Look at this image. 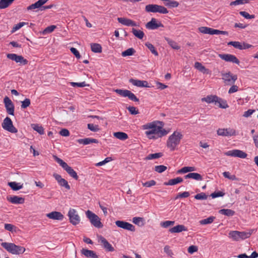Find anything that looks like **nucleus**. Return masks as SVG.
<instances>
[{
  "mask_svg": "<svg viewBox=\"0 0 258 258\" xmlns=\"http://www.w3.org/2000/svg\"><path fill=\"white\" fill-rule=\"evenodd\" d=\"M141 128L149 140H156L168 134V131L163 128V122L158 120L147 122L142 125Z\"/></svg>",
  "mask_w": 258,
  "mask_h": 258,
  "instance_id": "1",
  "label": "nucleus"
},
{
  "mask_svg": "<svg viewBox=\"0 0 258 258\" xmlns=\"http://www.w3.org/2000/svg\"><path fill=\"white\" fill-rule=\"evenodd\" d=\"M182 137L183 135L181 132L174 131L172 134L169 136L167 139L166 143L167 147L171 151L175 150L180 144Z\"/></svg>",
  "mask_w": 258,
  "mask_h": 258,
  "instance_id": "2",
  "label": "nucleus"
},
{
  "mask_svg": "<svg viewBox=\"0 0 258 258\" xmlns=\"http://www.w3.org/2000/svg\"><path fill=\"white\" fill-rule=\"evenodd\" d=\"M1 245L9 252L16 255H19L25 251V248L23 246L17 245L13 243L2 242Z\"/></svg>",
  "mask_w": 258,
  "mask_h": 258,
  "instance_id": "3",
  "label": "nucleus"
},
{
  "mask_svg": "<svg viewBox=\"0 0 258 258\" xmlns=\"http://www.w3.org/2000/svg\"><path fill=\"white\" fill-rule=\"evenodd\" d=\"M251 233L246 231H231L228 237L233 241H240L245 239L250 236Z\"/></svg>",
  "mask_w": 258,
  "mask_h": 258,
  "instance_id": "4",
  "label": "nucleus"
},
{
  "mask_svg": "<svg viewBox=\"0 0 258 258\" xmlns=\"http://www.w3.org/2000/svg\"><path fill=\"white\" fill-rule=\"evenodd\" d=\"M53 158L71 177L76 180L78 179L77 172L71 167L69 166L67 163L56 156H53Z\"/></svg>",
  "mask_w": 258,
  "mask_h": 258,
  "instance_id": "5",
  "label": "nucleus"
},
{
  "mask_svg": "<svg viewBox=\"0 0 258 258\" xmlns=\"http://www.w3.org/2000/svg\"><path fill=\"white\" fill-rule=\"evenodd\" d=\"M86 215L91 224L95 227L97 228L103 227V225L101 222V219L96 214L90 210H88L86 212Z\"/></svg>",
  "mask_w": 258,
  "mask_h": 258,
  "instance_id": "6",
  "label": "nucleus"
},
{
  "mask_svg": "<svg viewBox=\"0 0 258 258\" xmlns=\"http://www.w3.org/2000/svg\"><path fill=\"white\" fill-rule=\"evenodd\" d=\"M145 10L147 12L159 13L166 14L168 13L167 9L163 6L156 4H149L146 6Z\"/></svg>",
  "mask_w": 258,
  "mask_h": 258,
  "instance_id": "7",
  "label": "nucleus"
},
{
  "mask_svg": "<svg viewBox=\"0 0 258 258\" xmlns=\"http://www.w3.org/2000/svg\"><path fill=\"white\" fill-rule=\"evenodd\" d=\"M2 126L5 130L10 133H16L18 132L17 129L13 125L11 119L9 117H6L4 119Z\"/></svg>",
  "mask_w": 258,
  "mask_h": 258,
  "instance_id": "8",
  "label": "nucleus"
},
{
  "mask_svg": "<svg viewBox=\"0 0 258 258\" xmlns=\"http://www.w3.org/2000/svg\"><path fill=\"white\" fill-rule=\"evenodd\" d=\"M68 216L69 218L70 222L73 225H77L80 222L81 219L77 211L74 209H70Z\"/></svg>",
  "mask_w": 258,
  "mask_h": 258,
  "instance_id": "9",
  "label": "nucleus"
},
{
  "mask_svg": "<svg viewBox=\"0 0 258 258\" xmlns=\"http://www.w3.org/2000/svg\"><path fill=\"white\" fill-rule=\"evenodd\" d=\"M114 91L120 96L124 97H127L130 100L135 102L139 101V99L135 95L127 90L116 89Z\"/></svg>",
  "mask_w": 258,
  "mask_h": 258,
  "instance_id": "10",
  "label": "nucleus"
},
{
  "mask_svg": "<svg viewBox=\"0 0 258 258\" xmlns=\"http://www.w3.org/2000/svg\"><path fill=\"white\" fill-rule=\"evenodd\" d=\"M222 79L226 85H231L233 84L237 80L236 75H232L230 72L222 74Z\"/></svg>",
  "mask_w": 258,
  "mask_h": 258,
  "instance_id": "11",
  "label": "nucleus"
},
{
  "mask_svg": "<svg viewBox=\"0 0 258 258\" xmlns=\"http://www.w3.org/2000/svg\"><path fill=\"white\" fill-rule=\"evenodd\" d=\"M217 134L218 136L223 137H231L236 135L235 130L232 128H220L217 130Z\"/></svg>",
  "mask_w": 258,
  "mask_h": 258,
  "instance_id": "12",
  "label": "nucleus"
},
{
  "mask_svg": "<svg viewBox=\"0 0 258 258\" xmlns=\"http://www.w3.org/2000/svg\"><path fill=\"white\" fill-rule=\"evenodd\" d=\"M224 155L228 156L238 157L242 159L245 158L247 157V154L246 153L237 149L228 151L225 152Z\"/></svg>",
  "mask_w": 258,
  "mask_h": 258,
  "instance_id": "13",
  "label": "nucleus"
},
{
  "mask_svg": "<svg viewBox=\"0 0 258 258\" xmlns=\"http://www.w3.org/2000/svg\"><path fill=\"white\" fill-rule=\"evenodd\" d=\"M4 103L7 112L10 115H14L15 107L11 100L8 97L6 96L4 99Z\"/></svg>",
  "mask_w": 258,
  "mask_h": 258,
  "instance_id": "14",
  "label": "nucleus"
},
{
  "mask_svg": "<svg viewBox=\"0 0 258 258\" xmlns=\"http://www.w3.org/2000/svg\"><path fill=\"white\" fill-rule=\"evenodd\" d=\"M115 223L118 227L132 232H134L136 230L135 227L133 224L127 222L117 220Z\"/></svg>",
  "mask_w": 258,
  "mask_h": 258,
  "instance_id": "15",
  "label": "nucleus"
},
{
  "mask_svg": "<svg viewBox=\"0 0 258 258\" xmlns=\"http://www.w3.org/2000/svg\"><path fill=\"white\" fill-rule=\"evenodd\" d=\"M228 44L240 50L246 49L253 47L252 45L246 43L245 42H240L239 41H230L228 43Z\"/></svg>",
  "mask_w": 258,
  "mask_h": 258,
  "instance_id": "16",
  "label": "nucleus"
},
{
  "mask_svg": "<svg viewBox=\"0 0 258 258\" xmlns=\"http://www.w3.org/2000/svg\"><path fill=\"white\" fill-rule=\"evenodd\" d=\"M219 56L220 58L227 62H231L239 64L240 63L239 60L234 55L231 54H220Z\"/></svg>",
  "mask_w": 258,
  "mask_h": 258,
  "instance_id": "17",
  "label": "nucleus"
},
{
  "mask_svg": "<svg viewBox=\"0 0 258 258\" xmlns=\"http://www.w3.org/2000/svg\"><path fill=\"white\" fill-rule=\"evenodd\" d=\"M146 26L147 28L151 30H155L159 27H164L160 22H159L155 18H152L151 20L147 23Z\"/></svg>",
  "mask_w": 258,
  "mask_h": 258,
  "instance_id": "18",
  "label": "nucleus"
},
{
  "mask_svg": "<svg viewBox=\"0 0 258 258\" xmlns=\"http://www.w3.org/2000/svg\"><path fill=\"white\" fill-rule=\"evenodd\" d=\"M7 57L11 60L15 61L16 62H20L23 64L27 63L28 61L21 55H18L14 53L7 54Z\"/></svg>",
  "mask_w": 258,
  "mask_h": 258,
  "instance_id": "19",
  "label": "nucleus"
},
{
  "mask_svg": "<svg viewBox=\"0 0 258 258\" xmlns=\"http://www.w3.org/2000/svg\"><path fill=\"white\" fill-rule=\"evenodd\" d=\"M98 242L101 243L103 245L104 248L107 250L109 251H114V248L112 246V245L107 241V240L103 237L102 236H99L98 237Z\"/></svg>",
  "mask_w": 258,
  "mask_h": 258,
  "instance_id": "20",
  "label": "nucleus"
},
{
  "mask_svg": "<svg viewBox=\"0 0 258 258\" xmlns=\"http://www.w3.org/2000/svg\"><path fill=\"white\" fill-rule=\"evenodd\" d=\"M49 219L55 220H62L63 219V215L59 212L53 211L46 215Z\"/></svg>",
  "mask_w": 258,
  "mask_h": 258,
  "instance_id": "21",
  "label": "nucleus"
},
{
  "mask_svg": "<svg viewBox=\"0 0 258 258\" xmlns=\"http://www.w3.org/2000/svg\"><path fill=\"white\" fill-rule=\"evenodd\" d=\"M130 82L133 85L139 87H150L149 84L146 81H141L139 80H136L134 79H131Z\"/></svg>",
  "mask_w": 258,
  "mask_h": 258,
  "instance_id": "22",
  "label": "nucleus"
},
{
  "mask_svg": "<svg viewBox=\"0 0 258 258\" xmlns=\"http://www.w3.org/2000/svg\"><path fill=\"white\" fill-rule=\"evenodd\" d=\"M117 21L121 24L127 26H136L137 25L134 21L125 18H118Z\"/></svg>",
  "mask_w": 258,
  "mask_h": 258,
  "instance_id": "23",
  "label": "nucleus"
},
{
  "mask_svg": "<svg viewBox=\"0 0 258 258\" xmlns=\"http://www.w3.org/2000/svg\"><path fill=\"white\" fill-rule=\"evenodd\" d=\"M48 0H39L35 3L33 4L27 8V10H32L35 9L41 8L44 4H45Z\"/></svg>",
  "mask_w": 258,
  "mask_h": 258,
  "instance_id": "24",
  "label": "nucleus"
},
{
  "mask_svg": "<svg viewBox=\"0 0 258 258\" xmlns=\"http://www.w3.org/2000/svg\"><path fill=\"white\" fill-rule=\"evenodd\" d=\"M187 228L183 225H178L175 226L169 230V231L171 233H179L182 231H186Z\"/></svg>",
  "mask_w": 258,
  "mask_h": 258,
  "instance_id": "25",
  "label": "nucleus"
},
{
  "mask_svg": "<svg viewBox=\"0 0 258 258\" xmlns=\"http://www.w3.org/2000/svg\"><path fill=\"white\" fill-rule=\"evenodd\" d=\"M77 141L78 143L84 145H88L91 143H98V141L97 140L89 138L78 139L77 140Z\"/></svg>",
  "mask_w": 258,
  "mask_h": 258,
  "instance_id": "26",
  "label": "nucleus"
},
{
  "mask_svg": "<svg viewBox=\"0 0 258 258\" xmlns=\"http://www.w3.org/2000/svg\"><path fill=\"white\" fill-rule=\"evenodd\" d=\"M81 253L87 257L98 258L97 255L93 250L83 248Z\"/></svg>",
  "mask_w": 258,
  "mask_h": 258,
  "instance_id": "27",
  "label": "nucleus"
},
{
  "mask_svg": "<svg viewBox=\"0 0 258 258\" xmlns=\"http://www.w3.org/2000/svg\"><path fill=\"white\" fill-rule=\"evenodd\" d=\"M218 97L216 95H209L206 97L202 98L201 100L203 102H206L208 103H215L217 104V101L218 100Z\"/></svg>",
  "mask_w": 258,
  "mask_h": 258,
  "instance_id": "28",
  "label": "nucleus"
},
{
  "mask_svg": "<svg viewBox=\"0 0 258 258\" xmlns=\"http://www.w3.org/2000/svg\"><path fill=\"white\" fill-rule=\"evenodd\" d=\"M185 179L192 178L196 180L201 181L203 179L202 176L201 174L198 173L192 172L189 173L184 176Z\"/></svg>",
  "mask_w": 258,
  "mask_h": 258,
  "instance_id": "29",
  "label": "nucleus"
},
{
  "mask_svg": "<svg viewBox=\"0 0 258 258\" xmlns=\"http://www.w3.org/2000/svg\"><path fill=\"white\" fill-rule=\"evenodd\" d=\"M183 181V179L181 177H177L175 178L171 179L168 182L164 183L165 185H174Z\"/></svg>",
  "mask_w": 258,
  "mask_h": 258,
  "instance_id": "30",
  "label": "nucleus"
},
{
  "mask_svg": "<svg viewBox=\"0 0 258 258\" xmlns=\"http://www.w3.org/2000/svg\"><path fill=\"white\" fill-rule=\"evenodd\" d=\"M9 201L11 203L15 204H23L24 202V199L23 198L16 196L11 197L9 199Z\"/></svg>",
  "mask_w": 258,
  "mask_h": 258,
  "instance_id": "31",
  "label": "nucleus"
},
{
  "mask_svg": "<svg viewBox=\"0 0 258 258\" xmlns=\"http://www.w3.org/2000/svg\"><path fill=\"white\" fill-rule=\"evenodd\" d=\"M164 4L170 8H176L178 6L179 3L177 1L171 0H161Z\"/></svg>",
  "mask_w": 258,
  "mask_h": 258,
  "instance_id": "32",
  "label": "nucleus"
},
{
  "mask_svg": "<svg viewBox=\"0 0 258 258\" xmlns=\"http://www.w3.org/2000/svg\"><path fill=\"white\" fill-rule=\"evenodd\" d=\"M196 168L194 166H185L177 171L178 173H185L196 171Z\"/></svg>",
  "mask_w": 258,
  "mask_h": 258,
  "instance_id": "33",
  "label": "nucleus"
},
{
  "mask_svg": "<svg viewBox=\"0 0 258 258\" xmlns=\"http://www.w3.org/2000/svg\"><path fill=\"white\" fill-rule=\"evenodd\" d=\"M8 185L14 190H18L23 188V184L14 181L9 182Z\"/></svg>",
  "mask_w": 258,
  "mask_h": 258,
  "instance_id": "34",
  "label": "nucleus"
},
{
  "mask_svg": "<svg viewBox=\"0 0 258 258\" xmlns=\"http://www.w3.org/2000/svg\"><path fill=\"white\" fill-rule=\"evenodd\" d=\"M113 136L118 139L120 140H125L128 138L127 135L123 132H115L114 133Z\"/></svg>",
  "mask_w": 258,
  "mask_h": 258,
  "instance_id": "35",
  "label": "nucleus"
},
{
  "mask_svg": "<svg viewBox=\"0 0 258 258\" xmlns=\"http://www.w3.org/2000/svg\"><path fill=\"white\" fill-rule=\"evenodd\" d=\"M165 40L167 43L174 49L178 50L180 49V46L178 45L177 42L172 40L169 38H165Z\"/></svg>",
  "mask_w": 258,
  "mask_h": 258,
  "instance_id": "36",
  "label": "nucleus"
},
{
  "mask_svg": "<svg viewBox=\"0 0 258 258\" xmlns=\"http://www.w3.org/2000/svg\"><path fill=\"white\" fill-rule=\"evenodd\" d=\"M91 50L95 53H100L102 51V47L98 43L91 44Z\"/></svg>",
  "mask_w": 258,
  "mask_h": 258,
  "instance_id": "37",
  "label": "nucleus"
},
{
  "mask_svg": "<svg viewBox=\"0 0 258 258\" xmlns=\"http://www.w3.org/2000/svg\"><path fill=\"white\" fill-rule=\"evenodd\" d=\"M132 32L136 37L140 39H143L145 35L143 31L140 30H137L135 28H132Z\"/></svg>",
  "mask_w": 258,
  "mask_h": 258,
  "instance_id": "38",
  "label": "nucleus"
},
{
  "mask_svg": "<svg viewBox=\"0 0 258 258\" xmlns=\"http://www.w3.org/2000/svg\"><path fill=\"white\" fill-rule=\"evenodd\" d=\"M219 213L227 216H232L234 215L235 212L231 209H221L219 211Z\"/></svg>",
  "mask_w": 258,
  "mask_h": 258,
  "instance_id": "39",
  "label": "nucleus"
},
{
  "mask_svg": "<svg viewBox=\"0 0 258 258\" xmlns=\"http://www.w3.org/2000/svg\"><path fill=\"white\" fill-rule=\"evenodd\" d=\"M14 0H0V9H5L9 7Z\"/></svg>",
  "mask_w": 258,
  "mask_h": 258,
  "instance_id": "40",
  "label": "nucleus"
},
{
  "mask_svg": "<svg viewBox=\"0 0 258 258\" xmlns=\"http://www.w3.org/2000/svg\"><path fill=\"white\" fill-rule=\"evenodd\" d=\"M133 222L138 225L139 226H142L144 225V219L141 217H135L133 218Z\"/></svg>",
  "mask_w": 258,
  "mask_h": 258,
  "instance_id": "41",
  "label": "nucleus"
},
{
  "mask_svg": "<svg viewBox=\"0 0 258 258\" xmlns=\"http://www.w3.org/2000/svg\"><path fill=\"white\" fill-rule=\"evenodd\" d=\"M135 50L133 48H130L122 52L121 55L123 57L131 56L135 53Z\"/></svg>",
  "mask_w": 258,
  "mask_h": 258,
  "instance_id": "42",
  "label": "nucleus"
},
{
  "mask_svg": "<svg viewBox=\"0 0 258 258\" xmlns=\"http://www.w3.org/2000/svg\"><path fill=\"white\" fill-rule=\"evenodd\" d=\"M146 46L151 51V52L154 54L155 56L158 55V53L157 51L156 50L155 47L151 43L149 42H146L145 43Z\"/></svg>",
  "mask_w": 258,
  "mask_h": 258,
  "instance_id": "43",
  "label": "nucleus"
},
{
  "mask_svg": "<svg viewBox=\"0 0 258 258\" xmlns=\"http://www.w3.org/2000/svg\"><path fill=\"white\" fill-rule=\"evenodd\" d=\"M32 127L34 130L38 132L39 134L43 135L44 134V129L42 126L37 124H32Z\"/></svg>",
  "mask_w": 258,
  "mask_h": 258,
  "instance_id": "44",
  "label": "nucleus"
},
{
  "mask_svg": "<svg viewBox=\"0 0 258 258\" xmlns=\"http://www.w3.org/2000/svg\"><path fill=\"white\" fill-rule=\"evenodd\" d=\"M217 104H218L219 106L222 108H226L228 107V105L227 104L226 101L219 97H218Z\"/></svg>",
  "mask_w": 258,
  "mask_h": 258,
  "instance_id": "45",
  "label": "nucleus"
},
{
  "mask_svg": "<svg viewBox=\"0 0 258 258\" xmlns=\"http://www.w3.org/2000/svg\"><path fill=\"white\" fill-rule=\"evenodd\" d=\"M215 219V218L214 217L211 216L206 219H204L203 220H201L200 221V223L202 225H206V224H210V223H212L214 221Z\"/></svg>",
  "mask_w": 258,
  "mask_h": 258,
  "instance_id": "46",
  "label": "nucleus"
},
{
  "mask_svg": "<svg viewBox=\"0 0 258 258\" xmlns=\"http://www.w3.org/2000/svg\"><path fill=\"white\" fill-rule=\"evenodd\" d=\"M162 156V153H156L154 154H150L148 155L146 159L147 160H152L154 159H157Z\"/></svg>",
  "mask_w": 258,
  "mask_h": 258,
  "instance_id": "47",
  "label": "nucleus"
},
{
  "mask_svg": "<svg viewBox=\"0 0 258 258\" xmlns=\"http://www.w3.org/2000/svg\"><path fill=\"white\" fill-rule=\"evenodd\" d=\"M174 223L175 222L173 221H166L161 222L160 225L161 227L166 228L169 226H173Z\"/></svg>",
  "mask_w": 258,
  "mask_h": 258,
  "instance_id": "48",
  "label": "nucleus"
},
{
  "mask_svg": "<svg viewBox=\"0 0 258 258\" xmlns=\"http://www.w3.org/2000/svg\"><path fill=\"white\" fill-rule=\"evenodd\" d=\"M56 28V26L55 25H51L46 27L42 32V34L45 35L46 34L50 33L54 31V30Z\"/></svg>",
  "mask_w": 258,
  "mask_h": 258,
  "instance_id": "49",
  "label": "nucleus"
},
{
  "mask_svg": "<svg viewBox=\"0 0 258 258\" xmlns=\"http://www.w3.org/2000/svg\"><path fill=\"white\" fill-rule=\"evenodd\" d=\"M239 14L241 16L247 19H251L255 18V16L254 15H249L247 12L245 11H240Z\"/></svg>",
  "mask_w": 258,
  "mask_h": 258,
  "instance_id": "50",
  "label": "nucleus"
},
{
  "mask_svg": "<svg viewBox=\"0 0 258 258\" xmlns=\"http://www.w3.org/2000/svg\"><path fill=\"white\" fill-rule=\"evenodd\" d=\"M200 32L203 34H211L212 28L207 27H201L199 28Z\"/></svg>",
  "mask_w": 258,
  "mask_h": 258,
  "instance_id": "51",
  "label": "nucleus"
},
{
  "mask_svg": "<svg viewBox=\"0 0 258 258\" xmlns=\"http://www.w3.org/2000/svg\"><path fill=\"white\" fill-rule=\"evenodd\" d=\"M26 24V23L25 22H20L19 23L15 25L12 30V33H14Z\"/></svg>",
  "mask_w": 258,
  "mask_h": 258,
  "instance_id": "52",
  "label": "nucleus"
},
{
  "mask_svg": "<svg viewBox=\"0 0 258 258\" xmlns=\"http://www.w3.org/2000/svg\"><path fill=\"white\" fill-rule=\"evenodd\" d=\"M223 175L224 177L228 178L232 180H235L237 179L236 177L234 175H231L229 172H224Z\"/></svg>",
  "mask_w": 258,
  "mask_h": 258,
  "instance_id": "53",
  "label": "nucleus"
},
{
  "mask_svg": "<svg viewBox=\"0 0 258 258\" xmlns=\"http://www.w3.org/2000/svg\"><path fill=\"white\" fill-rule=\"evenodd\" d=\"M167 169V167L164 165H158L155 167V170L158 173H162Z\"/></svg>",
  "mask_w": 258,
  "mask_h": 258,
  "instance_id": "54",
  "label": "nucleus"
},
{
  "mask_svg": "<svg viewBox=\"0 0 258 258\" xmlns=\"http://www.w3.org/2000/svg\"><path fill=\"white\" fill-rule=\"evenodd\" d=\"M58 184L61 186H63L64 187L66 188H67V189H70V186L69 185V184H68V181L64 178H62L59 182H58Z\"/></svg>",
  "mask_w": 258,
  "mask_h": 258,
  "instance_id": "55",
  "label": "nucleus"
},
{
  "mask_svg": "<svg viewBox=\"0 0 258 258\" xmlns=\"http://www.w3.org/2000/svg\"><path fill=\"white\" fill-rule=\"evenodd\" d=\"M88 128L91 131L97 132L99 130V128L98 125H95L92 123L88 124Z\"/></svg>",
  "mask_w": 258,
  "mask_h": 258,
  "instance_id": "56",
  "label": "nucleus"
},
{
  "mask_svg": "<svg viewBox=\"0 0 258 258\" xmlns=\"http://www.w3.org/2000/svg\"><path fill=\"white\" fill-rule=\"evenodd\" d=\"M71 85L74 87H84L87 86L85 82L81 83L71 82Z\"/></svg>",
  "mask_w": 258,
  "mask_h": 258,
  "instance_id": "57",
  "label": "nucleus"
},
{
  "mask_svg": "<svg viewBox=\"0 0 258 258\" xmlns=\"http://www.w3.org/2000/svg\"><path fill=\"white\" fill-rule=\"evenodd\" d=\"M127 110L130 112V113L133 115H136L139 113V110L137 109L136 107L134 106H129L127 108Z\"/></svg>",
  "mask_w": 258,
  "mask_h": 258,
  "instance_id": "58",
  "label": "nucleus"
},
{
  "mask_svg": "<svg viewBox=\"0 0 258 258\" xmlns=\"http://www.w3.org/2000/svg\"><path fill=\"white\" fill-rule=\"evenodd\" d=\"M164 252L169 256L172 257L173 253L168 245H166L164 248Z\"/></svg>",
  "mask_w": 258,
  "mask_h": 258,
  "instance_id": "59",
  "label": "nucleus"
},
{
  "mask_svg": "<svg viewBox=\"0 0 258 258\" xmlns=\"http://www.w3.org/2000/svg\"><path fill=\"white\" fill-rule=\"evenodd\" d=\"M30 100L28 98H26L24 101H22L21 108H26L30 105Z\"/></svg>",
  "mask_w": 258,
  "mask_h": 258,
  "instance_id": "60",
  "label": "nucleus"
},
{
  "mask_svg": "<svg viewBox=\"0 0 258 258\" xmlns=\"http://www.w3.org/2000/svg\"><path fill=\"white\" fill-rule=\"evenodd\" d=\"M156 182L155 180H151L150 181L143 183V185L144 186L149 187H151L152 186L155 185L156 184Z\"/></svg>",
  "mask_w": 258,
  "mask_h": 258,
  "instance_id": "61",
  "label": "nucleus"
},
{
  "mask_svg": "<svg viewBox=\"0 0 258 258\" xmlns=\"http://www.w3.org/2000/svg\"><path fill=\"white\" fill-rule=\"evenodd\" d=\"M195 198L197 200H206L207 198V196L205 193L202 192L196 195L195 196Z\"/></svg>",
  "mask_w": 258,
  "mask_h": 258,
  "instance_id": "62",
  "label": "nucleus"
},
{
  "mask_svg": "<svg viewBox=\"0 0 258 258\" xmlns=\"http://www.w3.org/2000/svg\"><path fill=\"white\" fill-rule=\"evenodd\" d=\"M198 250V248L196 245H191L188 247L187 251L188 252L192 254L193 253L197 252Z\"/></svg>",
  "mask_w": 258,
  "mask_h": 258,
  "instance_id": "63",
  "label": "nucleus"
},
{
  "mask_svg": "<svg viewBox=\"0 0 258 258\" xmlns=\"http://www.w3.org/2000/svg\"><path fill=\"white\" fill-rule=\"evenodd\" d=\"M255 111V109H248L244 112L243 116L245 117H248L250 116Z\"/></svg>",
  "mask_w": 258,
  "mask_h": 258,
  "instance_id": "64",
  "label": "nucleus"
}]
</instances>
